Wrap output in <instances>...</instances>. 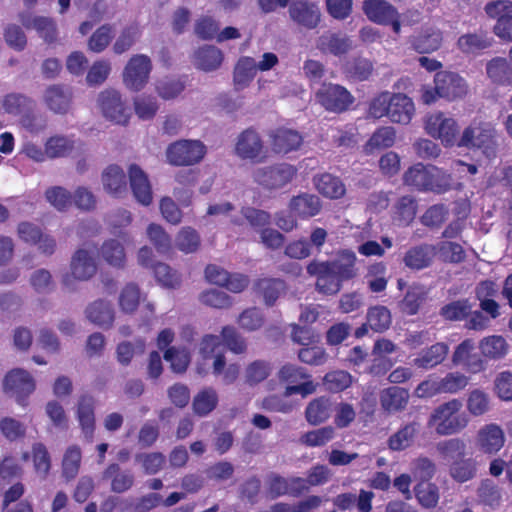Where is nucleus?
Here are the masks:
<instances>
[{"label": "nucleus", "mask_w": 512, "mask_h": 512, "mask_svg": "<svg viewBox=\"0 0 512 512\" xmlns=\"http://www.w3.org/2000/svg\"><path fill=\"white\" fill-rule=\"evenodd\" d=\"M422 128L427 136L439 141L443 147H458L460 124L452 114L442 110L430 111L422 118Z\"/></svg>", "instance_id": "obj_1"}, {"label": "nucleus", "mask_w": 512, "mask_h": 512, "mask_svg": "<svg viewBox=\"0 0 512 512\" xmlns=\"http://www.w3.org/2000/svg\"><path fill=\"white\" fill-rule=\"evenodd\" d=\"M462 407L459 399H451L439 405L431 413L428 426L441 436L460 433L469 422L468 416L461 412Z\"/></svg>", "instance_id": "obj_2"}, {"label": "nucleus", "mask_w": 512, "mask_h": 512, "mask_svg": "<svg viewBox=\"0 0 512 512\" xmlns=\"http://www.w3.org/2000/svg\"><path fill=\"white\" fill-rule=\"evenodd\" d=\"M356 256L344 251L339 259L330 264H322V293L335 294L340 290L341 282L355 275Z\"/></svg>", "instance_id": "obj_3"}, {"label": "nucleus", "mask_w": 512, "mask_h": 512, "mask_svg": "<svg viewBox=\"0 0 512 512\" xmlns=\"http://www.w3.org/2000/svg\"><path fill=\"white\" fill-rule=\"evenodd\" d=\"M206 146L199 140H177L166 149L167 162L172 166H192L206 155Z\"/></svg>", "instance_id": "obj_4"}, {"label": "nucleus", "mask_w": 512, "mask_h": 512, "mask_svg": "<svg viewBox=\"0 0 512 512\" xmlns=\"http://www.w3.org/2000/svg\"><path fill=\"white\" fill-rule=\"evenodd\" d=\"M497 131L491 122L473 120L461 133L458 147L492 149L496 145Z\"/></svg>", "instance_id": "obj_5"}, {"label": "nucleus", "mask_w": 512, "mask_h": 512, "mask_svg": "<svg viewBox=\"0 0 512 512\" xmlns=\"http://www.w3.org/2000/svg\"><path fill=\"white\" fill-rule=\"evenodd\" d=\"M297 169L288 163H279L258 168L253 173L254 181L267 190L286 186L296 176Z\"/></svg>", "instance_id": "obj_6"}, {"label": "nucleus", "mask_w": 512, "mask_h": 512, "mask_svg": "<svg viewBox=\"0 0 512 512\" xmlns=\"http://www.w3.org/2000/svg\"><path fill=\"white\" fill-rule=\"evenodd\" d=\"M98 105L103 116L116 124L126 125L130 118V109L122 100L119 91L109 88L98 96Z\"/></svg>", "instance_id": "obj_7"}, {"label": "nucleus", "mask_w": 512, "mask_h": 512, "mask_svg": "<svg viewBox=\"0 0 512 512\" xmlns=\"http://www.w3.org/2000/svg\"><path fill=\"white\" fill-rule=\"evenodd\" d=\"M235 153L239 158L254 163L263 162L267 158L264 142L254 128H247L239 134Z\"/></svg>", "instance_id": "obj_8"}, {"label": "nucleus", "mask_w": 512, "mask_h": 512, "mask_svg": "<svg viewBox=\"0 0 512 512\" xmlns=\"http://www.w3.org/2000/svg\"><path fill=\"white\" fill-rule=\"evenodd\" d=\"M152 63L148 56L137 54L130 58L123 71V82L133 91H140L149 80Z\"/></svg>", "instance_id": "obj_9"}, {"label": "nucleus", "mask_w": 512, "mask_h": 512, "mask_svg": "<svg viewBox=\"0 0 512 512\" xmlns=\"http://www.w3.org/2000/svg\"><path fill=\"white\" fill-rule=\"evenodd\" d=\"M279 380L287 383L284 391L285 396L300 394L305 397L315 391V386L309 380L306 371L292 364H286L280 369Z\"/></svg>", "instance_id": "obj_10"}, {"label": "nucleus", "mask_w": 512, "mask_h": 512, "mask_svg": "<svg viewBox=\"0 0 512 512\" xmlns=\"http://www.w3.org/2000/svg\"><path fill=\"white\" fill-rule=\"evenodd\" d=\"M3 387L5 392L15 396L18 404L25 406L26 399L34 392L36 386L29 372L16 368L6 374Z\"/></svg>", "instance_id": "obj_11"}, {"label": "nucleus", "mask_w": 512, "mask_h": 512, "mask_svg": "<svg viewBox=\"0 0 512 512\" xmlns=\"http://www.w3.org/2000/svg\"><path fill=\"white\" fill-rule=\"evenodd\" d=\"M485 11L497 20L494 33L503 40L512 41V1H492L485 6Z\"/></svg>", "instance_id": "obj_12"}, {"label": "nucleus", "mask_w": 512, "mask_h": 512, "mask_svg": "<svg viewBox=\"0 0 512 512\" xmlns=\"http://www.w3.org/2000/svg\"><path fill=\"white\" fill-rule=\"evenodd\" d=\"M440 96L447 101L461 99L468 93V84L459 74L451 71H439L434 76Z\"/></svg>", "instance_id": "obj_13"}, {"label": "nucleus", "mask_w": 512, "mask_h": 512, "mask_svg": "<svg viewBox=\"0 0 512 512\" xmlns=\"http://www.w3.org/2000/svg\"><path fill=\"white\" fill-rule=\"evenodd\" d=\"M271 150L275 154H288L296 151L303 143L302 135L294 129L277 127L268 133Z\"/></svg>", "instance_id": "obj_14"}, {"label": "nucleus", "mask_w": 512, "mask_h": 512, "mask_svg": "<svg viewBox=\"0 0 512 512\" xmlns=\"http://www.w3.org/2000/svg\"><path fill=\"white\" fill-rule=\"evenodd\" d=\"M475 343L472 339H465L454 350L452 363L461 366L469 373H479L486 368L485 361L474 352Z\"/></svg>", "instance_id": "obj_15"}, {"label": "nucleus", "mask_w": 512, "mask_h": 512, "mask_svg": "<svg viewBox=\"0 0 512 512\" xmlns=\"http://www.w3.org/2000/svg\"><path fill=\"white\" fill-rule=\"evenodd\" d=\"M95 408L96 400L89 393L81 394L77 401L76 418L85 439L92 442L95 432Z\"/></svg>", "instance_id": "obj_16"}, {"label": "nucleus", "mask_w": 512, "mask_h": 512, "mask_svg": "<svg viewBox=\"0 0 512 512\" xmlns=\"http://www.w3.org/2000/svg\"><path fill=\"white\" fill-rule=\"evenodd\" d=\"M130 187L136 200L148 206L152 203V188L146 173L136 164L129 167Z\"/></svg>", "instance_id": "obj_17"}, {"label": "nucleus", "mask_w": 512, "mask_h": 512, "mask_svg": "<svg viewBox=\"0 0 512 512\" xmlns=\"http://www.w3.org/2000/svg\"><path fill=\"white\" fill-rule=\"evenodd\" d=\"M505 443L503 430L496 424H488L482 427L477 434L476 445L486 454L497 453Z\"/></svg>", "instance_id": "obj_18"}, {"label": "nucleus", "mask_w": 512, "mask_h": 512, "mask_svg": "<svg viewBox=\"0 0 512 512\" xmlns=\"http://www.w3.org/2000/svg\"><path fill=\"white\" fill-rule=\"evenodd\" d=\"M105 480H110L111 490L124 493L132 488L135 477L130 469H122L118 463L109 464L102 473Z\"/></svg>", "instance_id": "obj_19"}, {"label": "nucleus", "mask_w": 512, "mask_h": 512, "mask_svg": "<svg viewBox=\"0 0 512 512\" xmlns=\"http://www.w3.org/2000/svg\"><path fill=\"white\" fill-rule=\"evenodd\" d=\"M414 114L415 105L411 98L402 93L392 94L388 115L392 122L407 125Z\"/></svg>", "instance_id": "obj_20"}, {"label": "nucleus", "mask_w": 512, "mask_h": 512, "mask_svg": "<svg viewBox=\"0 0 512 512\" xmlns=\"http://www.w3.org/2000/svg\"><path fill=\"white\" fill-rule=\"evenodd\" d=\"M352 103L350 93L338 85L322 86V106L327 110L341 112Z\"/></svg>", "instance_id": "obj_21"}, {"label": "nucleus", "mask_w": 512, "mask_h": 512, "mask_svg": "<svg viewBox=\"0 0 512 512\" xmlns=\"http://www.w3.org/2000/svg\"><path fill=\"white\" fill-rule=\"evenodd\" d=\"M70 269L72 276L77 280H88L97 271L93 256L85 249H78L71 258Z\"/></svg>", "instance_id": "obj_22"}, {"label": "nucleus", "mask_w": 512, "mask_h": 512, "mask_svg": "<svg viewBox=\"0 0 512 512\" xmlns=\"http://www.w3.org/2000/svg\"><path fill=\"white\" fill-rule=\"evenodd\" d=\"M44 100L54 113L66 114L71 106L72 93L62 85H52L46 89Z\"/></svg>", "instance_id": "obj_23"}, {"label": "nucleus", "mask_w": 512, "mask_h": 512, "mask_svg": "<svg viewBox=\"0 0 512 512\" xmlns=\"http://www.w3.org/2000/svg\"><path fill=\"white\" fill-rule=\"evenodd\" d=\"M85 313L90 322L104 328L111 327L115 318L114 309L110 302L102 299L89 304Z\"/></svg>", "instance_id": "obj_24"}, {"label": "nucleus", "mask_w": 512, "mask_h": 512, "mask_svg": "<svg viewBox=\"0 0 512 512\" xmlns=\"http://www.w3.org/2000/svg\"><path fill=\"white\" fill-rule=\"evenodd\" d=\"M104 189L114 197L126 192L127 182L123 169L115 164L109 165L102 173Z\"/></svg>", "instance_id": "obj_25"}, {"label": "nucleus", "mask_w": 512, "mask_h": 512, "mask_svg": "<svg viewBox=\"0 0 512 512\" xmlns=\"http://www.w3.org/2000/svg\"><path fill=\"white\" fill-rule=\"evenodd\" d=\"M478 348L481 355L489 360L504 358L509 352V344L501 335H490L480 340Z\"/></svg>", "instance_id": "obj_26"}, {"label": "nucleus", "mask_w": 512, "mask_h": 512, "mask_svg": "<svg viewBox=\"0 0 512 512\" xmlns=\"http://www.w3.org/2000/svg\"><path fill=\"white\" fill-rule=\"evenodd\" d=\"M449 351L447 344L438 342L422 351L414 360L413 364L422 369H432L442 363Z\"/></svg>", "instance_id": "obj_27"}, {"label": "nucleus", "mask_w": 512, "mask_h": 512, "mask_svg": "<svg viewBox=\"0 0 512 512\" xmlns=\"http://www.w3.org/2000/svg\"><path fill=\"white\" fill-rule=\"evenodd\" d=\"M396 8L385 0H365L363 11L367 18L377 24H385L395 15Z\"/></svg>", "instance_id": "obj_28"}, {"label": "nucleus", "mask_w": 512, "mask_h": 512, "mask_svg": "<svg viewBox=\"0 0 512 512\" xmlns=\"http://www.w3.org/2000/svg\"><path fill=\"white\" fill-rule=\"evenodd\" d=\"M22 24L27 28H33L37 31L46 43L51 44L57 40V26L53 19L43 16L33 18H22Z\"/></svg>", "instance_id": "obj_29"}, {"label": "nucleus", "mask_w": 512, "mask_h": 512, "mask_svg": "<svg viewBox=\"0 0 512 512\" xmlns=\"http://www.w3.org/2000/svg\"><path fill=\"white\" fill-rule=\"evenodd\" d=\"M431 167L432 164L425 165L423 163H416L404 173V183L419 191L428 192L430 187L429 177Z\"/></svg>", "instance_id": "obj_30"}, {"label": "nucleus", "mask_w": 512, "mask_h": 512, "mask_svg": "<svg viewBox=\"0 0 512 512\" xmlns=\"http://www.w3.org/2000/svg\"><path fill=\"white\" fill-rule=\"evenodd\" d=\"M223 61L222 51L213 45H205L195 52L197 68L209 72L220 67Z\"/></svg>", "instance_id": "obj_31"}, {"label": "nucleus", "mask_w": 512, "mask_h": 512, "mask_svg": "<svg viewBox=\"0 0 512 512\" xmlns=\"http://www.w3.org/2000/svg\"><path fill=\"white\" fill-rule=\"evenodd\" d=\"M254 289L263 297L267 306H273L285 290V282L277 278H262L256 281Z\"/></svg>", "instance_id": "obj_32"}, {"label": "nucleus", "mask_w": 512, "mask_h": 512, "mask_svg": "<svg viewBox=\"0 0 512 512\" xmlns=\"http://www.w3.org/2000/svg\"><path fill=\"white\" fill-rule=\"evenodd\" d=\"M408 391L400 387H390L383 390L380 395V402L384 410L397 412L404 409L408 403Z\"/></svg>", "instance_id": "obj_33"}, {"label": "nucleus", "mask_w": 512, "mask_h": 512, "mask_svg": "<svg viewBox=\"0 0 512 512\" xmlns=\"http://www.w3.org/2000/svg\"><path fill=\"white\" fill-rule=\"evenodd\" d=\"M218 401L216 390L212 387H206L194 396L192 408L196 415L204 417L217 407Z\"/></svg>", "instance_id": "obj_34"}, {"label": "nucleus", "mask_w": 512, "mask_h": 512, "mask_svg": "<svg viewBox=\"0 0 512 512\" xmlns=\"http://www.w3.org/2000/svg\"><path fill=\"white\" fill-rule=\"evenodd\" d=\"M257 72V63L251 57H241L234 69V85L237 90L247 87Z\"/></svg>", "instance_id": "obj_35"}, {"label": "nucleus", "mask_w": 512, "mask_h": 512, "mask_svg": "<svg viewBox=\"0 0 512 512\" xmlns=\"http://www.w3.org/2000/svg\"><path fill=\"white\" fill-rule=\"evenodd\" d=\"M488 78L496 84L509 85L512 83V67L504 58H494L486 65Z\"/></svg>", "instance_id": "obj_36"}, {"label": "nucleus", "mask_w": 512, "mask_h": 512, "mask_svg": "<svg viewBox=\"0 0 512 512\" xmlns=\"http://www.w3.org/2000/svg\"><path fill=\"white\" fill-rule=\"evenodd\" d=\"M290 210L302 218L318 214L320 209L319 198L315 195L301 194L290 201Z\"/></svg>", "instance_id": "obj_37"}, {"label": "nucleus", "mask_w": 512, "mask_h": 512, "mask_svg": "<svg viewBox=\"0 0 512 512\" xmlns=\"http://www.w3.org/2000/svg\"><path fill=\"white\" fill-rule=\"evenodd\" d=\"M46 155L49 159L64 158L74 150V141L63 135H54L45 142Z\"/></svg>", "instance_id": "obj_38"}, {"label": "nucleus", "mask_w": 512, "mask_h": 512, "mask_svg": "<svg viewBox=\"0 0 512 512\" xmlns=\"http://www.w3.org/2000/svg\"><path fill=\"white\" fill-rule=\"evenodd\" d=\"M436 254L435 246H420L409 250L405 255L404 262L410 268L422 269L430 264Z\"/></svg>", "instance_id": "obj_39"}, {"label": "nucleus", "mask_w": 512, "mask_h": 512, "mask_svg": "<svg viewBox=\"0 0 512 512\" xmlns=\"http://www.w3.org/2000/svg\"><path fill=\"white\" fill-rule=\"evenodd\" d=\"M82 451L78 445L69 446L62 459V475L66 480L74 479L80 470Z\"/></svg>", "instance_id": "obj_40"}, {"label": "nucleus", "mask_w": 512, "mask_h": 512, "mask_svg": "<svg viewBox=\"0 0 512 512\" xmlns=\"http://www.w3.org/2000/svg\"><path fill=\"white\" fill-rule=\"evenodd\" d=\"M291 18L300 25L314 28L320 20L317 14L307 3L295 2L289 8Z\"/></svg>", "instance_id": "obj_41"}, {"label": "nucleus", "mask_w": 512, "mask_h": 512, "mask_svg": "<svg viewBox=\"0 0 512 512\" xmlns=\"http://www.w3.org/2000/svg\"><path fill=\"white\" fill-rule=\"evenodd\" d=\"M442 43V34L436 29H427L412 40L413 48L419 53L436 51Z\"/></svg>", "instance_id": "obj_42"}, {"label": "nucleus", "mask_w": 512, "mask_h": 512, "mask_svg": "<svg viewBox=\"0 0 512 512\" xmlns=\"http://www.w3.org/2000/svg\"><path fill=\"white\" fill-rule=\"evenodd\" d=\"M141 299L140 288L135 283H127L121 290L118 303L121 311L126 314L134 313Z\"/></svg>", "instance_id": "obj_43"}, {"label": "nucleus", "mask_w": 512, "mask_h": 512, "mask_svg": "<svg viewBox=\"0 0 512 512\" xmlns=\"http://www.w3.org/2000/svg\"><path fill=\"white\" fill-rule=\"evenodd\" d=\"M26 425L16 418L6 416L0 419V433L9 442H17L25 438Z\"/></svg>", "instance_id": "obj_44"}, {"label": "nucleus", "mask_w": 512, "mask_h": 512, "mask_svg": "<svg viewBox=\"0 0 512 512\" xmlns=\"http://www.w3.org/2000/svg\"><path fill=\"white\" fill-rule=\"evenodd\" d=\"M430 170L431 173L429 177V192L443 194L454 187V181L451 173H448L447 171L435 165H432Z\"/></svg>", "instance_id": "obj_45"}, {"label": "nucleus", "mask_w": 512, "mask_h": 512, "mask_svg": "<svg viewBox=\"0 0 512 512\" xmlns=\"http://www.w3.org/2000/svg\"><path fill=\"white\" fill-rule=\"evenodd\" d=\"M320 484V465H315L307 479L292 478L288 481V494L298 497L307 492L311 486Z\"/></svg>", "instance_id": "obj_46"}, {"label": "nucleus", "mask_w": 512, "mask_h": 512, "mask_svg": "<svg viewBox=\"0 0 512 512\" xmlns=\"http://www.w3.org/2000/svg\"><path fill=\"white\" fill-rule=\"evenodd\" d=\"M46 200L58 211H67L73 203V195L62 186H53L45 192Z\"/></svg>", "instance_id": "obj_47"}, {"label": "nucleus", "mask_w": 512, "mask_h": 512, "mask_svg": "<svg viewBox=\"0 0 512 512\" xmlns=\"http://www.w3.org/2000/svg\"><path fill=\"white\" fill-rule=\"evenodd\" d=\"M101 255L103 259L110 265L115 267H123L125 263V251L122 244L115 240L110 239L103 243L101 247Z\"/></svg>", "instance_id": "obj_48"}, {"label": "nucleus", "mask_w": 512, "mask_h": 512, "mask_svg": "<svg viewBox=\"0 0 512 512\" xmlns=\"http://www.w3.org/2000/svg\"><path fill=\"white\" fill-rule=\"evenodd\" d=\"M33 101L20 93H10L3 97L2 106L6 113L11 115H21L30 110Z\"/></svg>", "instance_id": "obj_49"}, {"label": "nucleus", "mask_w": 512, "mask_h": 512, "mask_svg": "<svg viewBox=\"0 0 512 512\" xmlns=\"http://www.w3.org/2000/svg\"><path fill=\"white\" fill-rule=\"evenodd\" d=\"M396 131L393 127L378 129L365 145V151L372 153L374 149L388 148L395 143Z\"/></svg>", "instance_id": "obj_50"}, {"label": "nucleus", "mask_w": 512, "mask_h": 512, "mask_svg": "<svg viewBox=\"0 0 512 512\" xmlns=\"http://www.w3.org/2000/svg\"><path fill=\"white\" fill-rule=\"evenodd\" d=\"M154 276L158 283L167 288H177L181 284L180 274L169 265L157 262L152 267Z\"/></svg>", "instance_id": "obj_51"}, {"label": "nucleus", "mask_w": 512, "mask_h": 512, "mask_svg": "<svg viewBox=\"0 0 512 512\" xmlns=\"http://www.w3.org/2000/svg\"><path fill=\"white\" fill-rule=\"evenodd\" d=\"M164 359L170 363L173 372L184 373L190 364L191 356L187 349L169 347L164 351Z\"/></svg>", "instance_id": "obj_52"}, {"label": "nucleus", "mask_w": 512, "mask_h": 512, "mask_svg": "<svg viewBox=\"0 0 512 512\" xmlns=\"http://www.w3.org/2000/svg\"><path fill=\"white\" fill-rule=\"evenodd\" d=\"M416 433V424L405 425L389 438V448L394 451H401L408 448L413 443Z\"/></svg>", "instance_id": "obj_53"}, {"label": "nucleus", "mask_w": 512, "mask_h": 512, "mask_svg": "<svg viewBox=\"0 0 512 512\" xmlns=\"http://www.w3.org/2000/svg\"><path fill=\"white\" fill-rule=\"evenodd\" d=\"M367 324L377 332L388 329L391 324L390 311L384 306L370 308L367 314Z\"/></svg>", "instance_id": "obj_54"}, {"label": "nucleus", "mask_w": 512, "mask_h": 512, "mask_svg": "<svg viewBox=\"0 0 512 512\" xmlns=\"http://www.w3.org/2000/svg\"><path fill=\"white\" fill-rule=\"evenodd\" d=\"M177 248L184 253L195 252L200 246V236L191 227H183L176 237Z\"/></svg>", "instance_id": "obj_55"}, {"label": "nucleus", "mask_w": 512, "mask_h": 512, "mask_svg": "<svg viewBox=\"0 0 512 512\" xmlns=\"http://www.w3.org/2000/svg\"><path fill=\"white\" fill-rule=\"evenodd\" d=\"M113 28L109 24H104L97 28L88 40L89 50L100 53L106 49L112 40Z\"/></svg>", "instance_id": "obj_56"}, {"label": "nucleus", "mask_w": 512, "mask_h": 512, "mask_svg": "<svg viewBox=\"0 0 512 512\" xmlns=\"http://www.w3.org/2000/svg\"><path fill=\"white\" fill-rule=\"evenodd\" d=\"M415 496L420 505L425 508H434L439 501L437 486L428 482H422L416 486Z\"/></svg>", "instance_id": "obj_57"}, {"label": "nucleus", "mask_w": 512, "mask_h": 512, "mask_svg": "<svg viewBox=\"0 0 512 512\" xmlns=\"http://www.w3.org/2000/svg\"><path fill=\"white\" fill-rule=\"evenodd\" d=\"M32 458L35 471L46 477L51 468V457L43 443L37 442L32 445Z\"/></svg>", "instance_id": "obj_58"}, {"label": "nucleus", "mask_w": 512, "mask_h": 512, "mask_svg": "<svg viewBox=\"0 0 512 512\" xmlns=\"http://www.w3.org/2000/svg\"><path fill=\"white\" fill-rule=\"evenodd\" d=\"M477 471L476 461L473 459H464L455 462L450 468L451 477L457 482H467L475 477Z\"/></svg>", "instance_id": "obj_59"}, {"label": "nucleus", "mask_w": 512, "mask_h": 512, "mask_svg": "<svg viewBox=\"0 0 512 512\" xmlns=\"http://www.w3.org/2000/svg\"><path fill=\"white\" fill-rule=\"evenodd\" d=\"M199 300L202 304L216 309H227L232 305V298L225 292L217 289L202 292Z\"/></svg>", "instance_id": "obj_60"}, {"label": "nucleus", "mask_w": 512, "mask_h": 512, "mask_svg": "<svg viewBox=\"0 0 512 512\" xmlns=\"http://www.w3.org/2000/svg\"><path fill=\"white\" fill-rule=\"evenodd\" d=\"M489 396L480 389L472 390L467 398V409L473 416H481L489 410Z\"/></svg>", "instance_id": "obj_61"}, {"label": "nucleus", "mask_w": 512, "mask_h": 512, "mask_svg": "<svg viewBox=\"0 0 512 512\" xmlns=\"http://www.w3.org/2000/svg\"><path fill=\"white\" fill-rule=\"evenodd\" d=\"M458 48L467 54L477 53L490 46V42L478 34H465L457 41Z\"/></svg>", "instance_id": "obj_62"}, {"label": "nucleus", "mask_w": 512, "mask_h": 512, "mask_svg": "<svg viewBox=\"0 0 512 512\" xmlns=\"http://www.w3.org/2000/svg\"><path fill=\"white\" fill-rule=\"evenodd\" d=\"M147 235L159 253L169 252L171 238L160 225L151 223L147 228Z\"/></svg>", "instance_id": "obj_63"}, {"label": "nucleus", "mask_w": 512, "mask_h": 512, "mask_svg": "<svg viewBox=\"0 0 512 512\" xmlns=\"http://www.w3.org/2000/svg\"><path fill=\"white\" fill-rule=\"evenodd\" d=\"M439 379L443 394H455L469 384V378L460 372H450Z\"/></svg>", "instance_id": "obj_64"}]
</instances>
